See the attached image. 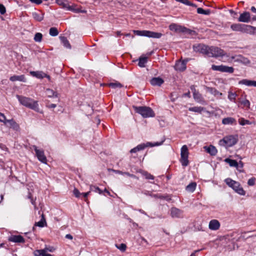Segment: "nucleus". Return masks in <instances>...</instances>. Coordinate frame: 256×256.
I'll return each mask as SVG.
<instances>
[{
  "instance_id": "412c9836",
  "label": "nucleus",
  "mask_w": 256,
  "mask_h": 256,
  "mask_svg": "<svg viewBox=\"0 0 256 256\" xmlns=\"http://www.w3.org/2000/svg\"><path fill=\"white\" fill-rule=\"evenodd\" d=\"M182 212L180 210L172 208L170 210V215L172 218H180L182 216Z\"/></svg>"
},
{
  "instance_id": "4be33fe9",
  "label": "nucleus",
  "mask_w": 256,
  "mask_h": 256,
  "mask_svg": "<svg viewBox=\"0 0 256 256\" xmlns=\"http://www.w3.org/2000/svg\"><path fill=\"white\" fill-rule=\"evenodd\" d=\"M164 82V80L159 77L154 78L150 80V84L154 86H160Z\"/></svg>"
},
{
  "instance_id": "4468645a",
  "label": "nucleus",
  "mask_w": 256,
  "mask_h": 256,
  "mask_svg": "<svg viewBox=\"0 0 256 256\" xmlns=\"http://www.w3.org/2000/svg\"><path fill=\"white\" fill-rule=\"evenodd\" d=\"M220 227V223L216 220H211L209 222L208 228L212 230H216L219 229Z\"/></svg>"
},
{
  "instance_id": "bb28decb",
  "label": "nucleus",
  "mask_w": 256,
  "mask_h": 256,
  "mask_svg": "<svg viewBox=\"0 0 256 256\" xmlns=\"http://www.w3.org/2000/svg\"><path fill=\"white\" fill-rule=\"evenodd\" d=\"M30 74L33 76H35L38 78H44L45 74L42 72H39V71H31L30 72Z\"/></svg>"
},
{
  "instance_id": "e2e57ef3",
  "label": "nucleus",
  "mask_w": 256,
  "mask_h": 256,
  "mask_svg": "<svg viewBox=\"0 0 256 256\" xmlns=\"http://www.w3.org/2000/svg\"><path fill=\"white\" fill-rule=\"evenodd\" d=\"M90 193V192H84V193H82V195L83 196L84 198H86L88 196L89 194Z\"/></svg>"
},
{
  "instance_id": "3c124183",
  "label": "nucleus",
  "mask_w": 256,
  "mask_h": 256,
  "mask_svg": "<svg viewBox=\"0 0 256 256\" xmlns=\"http://www.w3.org/2000/svg\"><path fill=\"white\" fill-rule=\"evenodd\" d=\"M74 194L76 198H80V196L82 195V193H80L79 190L77 188H74L73 190Z\"/></svg>"
},
{
  "instance_id": "72a5a7b5",
  "label": "nucleus",
  "mask_w": 256,
  "mask_h": 256,
  "mask_svg": "<svg viewBox=\"0 0 256 256\" xmlns=\"http://www.w3.org/2000/svg\"><path fill=\"white\" fill-rule=\"evenodd\" d=\"M197 12L200 14H202L204 15H209L210 14V10H204L201 8H197Z\"/></svg>"
},
{
  "instance_id": "8fccbe9b",
  "label": "nucleus",
  "mask_w": 256,
  "mask_h": 256,
  "mask_svg": "<svg viewBox=\"0 0 256 256\" xmlns=\"http://www.w3.org/2000/svg\"><path fill=\"white\" fill-rule=\"evenodd\" d=\"M46 94L48 97H52L54 96L55 92L52 90L47 89Z\"/></svg>"
},
{
  "instance_id": "052dcab7",
  "label": "nucleus",
  "mask_w": 256,
  "mask_h": 256,
  "mask_svg": "<svg viewBox=\"0 0 256 256\" xmlns=\"http://www.w3.org/2000/svg\"><path fill=\"white\" fill-rule=\"evenodd\" d=\"M56 105V104H50L47 105V107L49 108H55Z\"/></svg>"
},
{
  "instance_id": "c03bdc74",
  "label": "nucleus",
  "mask_w": 256,
  "mask_h": 256,
  "mask_svg": "<svg viewBox=\"0 0 256 256\" xmlns=\"http://www.w3.org/2000/svg\"><path fill=\"white\" fill-rule=\"evenodd\" d=\"M90 190L94 191L95 192H98L100 194H102L103 192L98 187L95 186H90Z\"/></svg>"
},
{
  "instance_id": "e433bc0d",
  "label": "nucleus",
  "mask_w": 256,
  "mask_h": 256,
  "mask_svg": "<svg viewBox=\"0 0 256 256\" xmlns=\"http://www.w3.org/2000/svg\"><path fill=\"white\" fill-rule=\"evenodd\" d=\"M237 61H240L242 63L248 64H250V61L246 58L242 57L241 56H239L238 58L236 60Z\"/></svg>"
},
{
  "instance_id": "bf43d9fd",
  "label": "nucleus",
  "mask_w": 256,
  "mask_h": 256,
  "mask_svg": "<svg viewBox=\"0 0 256 256\" xmlns=\"http://www.w3.org/2000/svg\"><path fill=\"white\" fill-rule=\"evenodd\" d=\"M238 169H240L241 170H243L242 169L244 167V164L242 161H240L239 162H238Z\"/></svg>"
},
{
  "instance_id": "20e7f679",
  "label": "nucleus",
  "mask_w": 256,
  "mask_h": 256,
  "mask_svg": "<svg viewBox=\"0 0 256 256\" xmlns=\"http://www.w3.org/2000/svg\"><path fill=\"white\" fill-rule=\"evenodd\" d=\"M134 32L138 36L156 38H159L162 36V34L160 32H156L146 30H134Z\"/></svg>"
},
{
  "instance_id": "a878e982",
  "label": "nucleus",
  "mask_w": 256,
  "mask_h": 256,
  "mask_svg": "<svg viewBox=\"0 0 256 256\" xmlns=\"http://www.w3.org/2000/svg\"><path fill=\"white\" fill-rule=\"evenodd\" d=\"M10 80L12 82H15V81H20V82H26V78H25V76L23 74L20 75V76H12L11 77H10Z\"/></svg>"
},
{
  "instance_id": "603ef678",
  "label": "nucleus",
  "mask_w": 256,
  "mask_h": 256,
  "mask_svg": "<svg viewBox=\"0 0 256 256\" xmlns=\"http://www.w3.org/2000/svg\"><path fill=\"white\" fill-rule=\"evenodd\" d=\"M6 120L5 116L3 114L0 112V122L6 124Z\"/></svg>"
},
{
  "instance_id": "7ed1b4c3",
  "label": "nucleus",
  "mask_w": 256,
  "mask_h": 256,
  "mask_svg": "<svg viewBox=\"0 0 256 256\" xmlns=\"http://www.w3.org/2000/svg\"><path fill=\"white\" fill-rule=\"evenodd\" d=\"M225 182L230 187L232 188L238 194L242 196L245 194V191L240 186V184L238 182L234 181L230 178L226 179Z\"/></svg>"
},
{
  "instance_id": "6e6d98bb",
  "label": "nucleus",
  "mask_w": 256,
  "mask_h": 256,
  "mask_svg": "<svg viewBox=\"0 0 256 256\" xmlns=\"http://www.w3.org/2000/svg\"><path fill=\"white\" fill-rule=\"evenodd\" d=\"M6 10L3 4H0V13L2 14H4L6 13Z\"/></svg>"
},
{
  "instance_id": "6ab92c4d",
  "label": "nucleus",
  "mask_w": 256,
  "mask_h": 256,
  "mask_svg": "<svg viewBox=\"0 0 256 256\" xmlns=\"http://www.w3.org/2000/svg\"><path fill=\"white\" fill-rule=\"evenodd\" d=\"M241 32L253 34L252 26L243 24Z\"/></svg>"
},
{
  "instance_id": "393cba45",
  "label": "nucleus",
  "mask_w": 256,
  "mask_h": 256,
  "mask_svg": "<svg viewBox=\"0 0 256 256\" xmlns=\"http://www.w3.org/2000/svg\"><path fill=\"white\" fill-rule=\"evenodd\" d=\"M34 256H53L50 254H47L46 250L44 249L36 250L34 251Z\"/></svg>"
},
{
  "instance_id": "774afa93",
  "label": "nucleus",
  "mask_w": 256,
  "mask_h": 256,
  "mask_svg": "<svg viewBox=\"0 0 256 256\" xmlns=\"http://www.w3.org/2000/svg\"><path fill=\"white\" fill-rule=\"evenodd\" d=\"M250 10L252 12H256V8L254 6H252Z\"/></svg>"
},
{
  "instance_id": "f03ea898",
  "label": "nucleus",
  "mask_w": 256,
  "mask_h": 256,
  "mask_svg": "<svg viewBox=\"0 0 256 256\" xmlns=\"http://www.w3.org/2000/svg\"><path fill=\"white\" fill-rule=\"evenodd\" d=\"M132 108L136 112L140 114L143 118L154 117V112L150 107L134 106Z\"/></svg>"
},
{
  "instance_id": "4d7b16f0",
  "label": "nucleus",
  "mask_w": 256,
  "mask_h": 256,
  "mask_svg": "<svg viewBox=\"0 0 256 256\" xmlns=\"http://www.w3.org/2000/svg\"><path fill=\"white\" fill-rule=\"evenodd\" d=\"M137 149L138 150V151L140 150H144V148H146V146H144V144H142L139 145H138L136 146Z\"/></svg>"
},
{
  "instance_id": "69168bd1",
  "label": "nucleus",
  "mask_w": 256,
  "mask_h": 256,
  "mask_svg": "<svg viewBox=\"0 0 256 256\" xmlns=\"http://www.w3.org/2000/svg\"><path fill=\"white\" fill-rule=\"evenodd\" d=\"M113 171L114 172L118 174H124V172H122L120 170H113Z\"/></svg>"
},
{
  "instance_id": "c9c22d12",
  "label": "nucleus",
  "mask_w": 256,
  "mask_h": 256,
  "mask_svg": "<svg viewBox=\"0 0 256 256\" xmlns=\"http://www.w3.org/2000/svg\"><path fill=\"white\" fill-rule=\"evenodd\" d=\"M204 110V108L200 106H194L190 108L188 110L191 112L200 113Z\"/></svg>"
},
{
  "instance_id": "b1692460",
  "label": "nucleus",
  "mask_w": 256,
  "mask_h": 256,
  "mask_svg": "<svg viewBox=\"0 0 256 256\" xmlns=\"http://www.w3.org/2000/svg\"><path fill=\"white\" fill-rule=\"evenodd\" d=\"M56 2L58 4L61 6L63 8H68L72 10L69 6L68 2L67 0H56Z\"/></svg>"
},
{
  "instance_id": "c85d7f7f",
  "label": "nucleus",
  "mask_w": 256,
  "mask_h": 256,
  "mask_svg": "<svg viewBox=\"0 0 256 256\" xmlns=\"http://www.w3.org/2000/svg\"><path fill=\"white\" fill-rule=\"evenodd\" d=\"M6 122H8L10 127L15 130H18L20 128L18 124L13 119L7 120Z\"/></svg>"
},
{
  "instance_id": "49530a36",
  "label": "nucleus",
  "mask_w": 256,
  "mask_h": 256,
  "mask_svg": "<svg viewBox=\"0 0 256 256\" xmlns=\"http://www.w3.org/2000/svg\"><path fill=\"white\" fill-rule=\"evenodd\" d=\"M143 176H145L146 178L148 179V180H154V176L152 175L151 174L148 172H144Z\"/></svg>"
},
{
  "instance_id": "5701e85b",
  "label": "nucleus",
  "mask_w": 256,
  "mask_h": 256,
  "mask_svg": "<svg viewBox=\"0 0 256 256\" xmlns=\"http://www.w3.org/2000/svg\"><path fill=\"white\" fill-rule=\"evenodd\" d=\"M206 89L208 92L210 93L215 96L220 97L222 96V92H219L214 88L206 87Z\"/></svg>"
},
{
  "instance_id": "1a4fd4ad",
  "label": "nucleus",
  "mask_w": 256,
  "mask_h": 256,
  "mask_svg": "<svg viewBox=\"0 0 256 256\" xmlns=\"http://www.w3.org/2000/svg\"><path fill=\"white\" fill-rule=\"evenodd\" d=\"M194 50L196 52H199L207 56L208 54L209 47L204 44H198L194 46Z\"/></svg>"
},
{
  "instance_id": "9d476101",
  "label": "nucleus",
  "mask_w": 256,
  "mask_h": 256,
  "mask_svg": "<svg viewBox=\"0 0 256 256\" xmlns=\"http://www.w3.org/2000/svg\"><path fill=\"white\" fill-rule=\"evenodd\" d=\"M33 148L36 153V155L38 160L44 164H46L47 160L46 156L44 154V151L42 150L38 149L36 146H34Z\"/></svg>"
},
{
  "instance_id": "39448f33",
  "label": "nucleus",
  "mask_w": 256,
  "mask_h": 256,
  "mask_svg": "<svg viewBox=\"0 0 256 256\" xmlns=\"http://www.w3.org/2000/svg\"><path fill=\"white\" fill-rule=\"evenodd\" d=\"M238 142L237 138L232 135L224 137L219 142L220 145L225 146H232L236 144Z\"/></svg>"
},
{
  "instance_id": "de8ad7c7",
  "label": "nucleus",
  "mask_w": 256,
  "mask_h": 256,
  "mask_svg": "<svg viewBox=\"0 0 256 256\" xmlns=\"http://www.w3.org/2000/svg\"><path fill=\"white\" fill-rule=\"evenodd\" d=\"M33 16L35 20L39 22L42 20L43 19L42 16H40L39 14L36 12L33 14Z\"/></svg>"
},
{
  "instance_id": "864d4df0",
  "label": "nucleus",
  "mask_w": 256,
  "mask_h": 256,
  "mask_svg": "<svg viewBox=\"0 0 256 256\" xmlns=\"http://www.w3.org/2000/svg\"><path fill=\"white\" fill-rule=\"evenodd\" d=\"M255 180H256V178H252L248 180V184L249 186H252L255 184Z\"/></svg>"
},
{
  "instance_id": "37998d69",
  "label": "nucleus",
  "mask_w": 256,
  "mask_h": 256,
  "mask_svg": "<svg viewBox=\"0 0 256 256\" xmlns=\"http://www.w3.org/2000/svg\"><path fill=\"white\" fill-rule=\"evenodd\" d=\"M109 86L114 88L122 87V84L118 82H111L109 84Z\"/></svg>"
},
{
  "instance_id": "dca6fc26",
  "label": "nucleus",
  "mask_w": 256,
  "mask_h": 256,
  "mask_svg": "<svg viewBox=\"0 0 256 256\" xmlns=\"http://www.w3.org/2000/svg\"><path fill=\"white\" fill-rule=\"evenodd\" d=\"M8 240L14 242H24V238L20 236H12L8 238Z\"/></svg>"
},
{
  "instance_id": "338daca9",
  "label": "nucleus",
  "mask_w": 256,
  "mask_h": 256,
  "mask_svg": "<svg viewBox=\"0 0 256 256\" xmlns=\"http://www.w3.org/2000/svg\"><path fill=\"white\" fill-rule=\"evenodd\" d=\"M253 34H256V27L252 26Z\"/></svg>"
},
{
  "instance_id": "680f3d73",
  "label": "nucleus",
  "mask_w": 256,
  "mask_h": 256,
  "mask_svg": "<svg viewBox=\"0 0 256 256\" xmlns=\"http://www.w3.org/2000/svg\"><path fill=\"white\" fill-rule=\"evenodd\" d=\"M138 151V150L137 149L136 146V148H134L130 150V152L131 153H134Z\"/></svg>"
},
{
  "instance_id": "ddd939ff",
  "label": "nucleus",
  "mask_w": 256,
  "mask_h": 256,
  "mask_svg": "<svg viewBox=\"0 0 256 256\" xmlns=\"http://www.w3.org/2000/svg\"><path fill=\"white\" fill-rule=\"evenodd\" d=\"M187 62V60L178 61L174 66L175 70L179 71L184 70L186 69V64Z\"/></svg>"
},
{
  "instance_id": "6e6552de",
  "label": "nucleus",
  "mask_w": 256,
  "mask_h": 256,
  "mask_svg": "<svg viewBox=\"0 0 256 256\" xmlns=\"http://www.w3.org/2000/svg\"><path fill=\"white\" fill-rule=\"evenodd\" d=\"M225 55L224 52L218 48V47H214V46H211L209 47V50H208V56H212V57H218V56H222Z\"/></svg>"
},
{
  "instance_id": "0e129e2a",
  "label": "nucleus",
  "mask_w": 256,
  "mask_h": 256,
  "mask_svg": "<svg viewBox=\"0 0 256 256\" xmlns=\"http://www.w3.org/2000/svg\"><path fill=\"white\" fill-rule=\"evenodd\" d=\"M66 238H68V239H70V240H72V236L71 234H67L66 236Z\"/></svg>"
},
{
  "instance_id": "2eb2a0df",
  "label": "nucleus",
  "mask_w": 256,
  "mask_h": 256,
  "mask_svg": "<svg viewBox=\"0 0 256 256\" xmlns=\"http://www.w3.org/2000/svg\"><path fill=\"white\" fill-rule=\"evenodd\" d=\"M224 162L228 163L230 166L231 167H235L236 169L240 172H243L244 170L238 169V162L234 160H232L228 158H226L224 160Z\"/></svg>"
},
{
  "instance_id": "5fc2aeb1",
  "label": "nucleus",
  "mask_w": 256,
  "mask_h": 256,
  "mask_svg": "<svg viewBox=\"0 0 256 256\" xmlns=\"http://www.w3.org/2000/svg\"><path fill=\"white\" fill-rule=\"evenodd\" d=\"M241 104H243L244 106H246L248 108H250V102L248 100H242L241 102Z\"/></svg>"
},
{
  "instance_id": "9b49d317",
  "label": "nucleus",
  "mask_w": 256,
  "mask_h": 256,
  "mask_svg": "<svg viewBox=\"0 0 256 256\" xmlns=\"http://www.w3.org/2000/svg\"><path fill=\"white\" fill-rule=\"evenodd\" d=\"M250 20V14L248 12H244L240 14L238 18L240 22L248 23Z\"/></svg>"
},
{
  "instance_id": "c756f323",
  "label": "nucleus",
  "mask_w": 256,
  "mask_h": 256,
  "mask_svg": "<svg viewBox=\"0 0 256 256\" xmlns=\"http://www.w3.org/2000/svg\"><path fill=\"white\" fill-rule=\"evenodd\" d=\"M243 24H234L230 26V28L234 31L241 32Z\"/></svg>"
},
{
  "instance_id": "58836bf2",
  "label": "nucleus",
  "mask_w": 256,
  "mask_h": 256,
  "mask_svg": "<svg viewBox=\"0 0 256 256\" xmlns=\"http://www.w3.org/2000/svg\"><path fill=\"white\" fill-rule=\"evenodd\" d=\"M58 34V30L56 28H51L50 29V34L52 36H55Z\"/></svg>"
},
{
  "instance_id": "aec40b11",
  "label": "nucleus",
  "mask_w": 256,
  "mask_h": 256,
  "mask_svg": "<svg viewBox=\"0 0 256 256\" xmlns=\"http://www.w3.org/2000/svg\"><path fill=\"white\" fill-rule=\"evenodd\" d=\"M222 124H236V122L235 118L232 117H227L222 119Z\"/></svg>"
},
{
  "instance_id": "ea45409f",
  "label": "nucleus",
  "mask_w": 256,
  "mask_h": 256,
  "mask_svg": "<svg viewBox=\"0 0 256 256\" xmlns=\"http://www.w3.org/2000/svg\"><path fill=\"white\" fill-rule=\"evenodd\" d=\"M194 98L197 101L200 102L201 100L202 96L201 94L195 90L193 92Z\"/></svg>"
},
{
  "instance_id": "cd10ccee",
  "label": "nucleus",
  "mask_w": 256,
  "mask_h": 256,
  "mask_svg": "<svg viewBox=\"0 0 256 256\" xmlns=\"http://www.w3.org/2000/svg\"><path fill=\"white\" fill-rule=\"evenodd\" d=\"M46 222L44 216V214H42L41 220H40V221L35 222L34 226H38L39 227L42 228L44 226H46Z\"/></svg>"
},
{
  "instance_id": "423d86ee",
  "label": "nucleus",
  "mask_w": 256,
  "mask_h": 256,
  "mask_svg": "<svg viewBox=\"0 0 256 256\" xmlns=\"http://www.w3.org/2000/svg\"><path fill=\"white\" fill-rule=\"evenodd\" d=\"M188 148L186 145H184L181 148L180 152V162L182 166H186L188 164Z\"/></svg>"
},
{
  "instance_id": "a19ab883",
  "label": "nucleus",
  "mask_w": 256,
  "mask_h": 256,
  "mask_svg": "<svg viewBox=\"0 0 256 256\" xmlns=\"http://www.w3.org/2000/svg\"><path fill=\"white\" fill-rule=\"evenodd\" d=\"M150 196H151L154 197L155 198H162V199H166L167 200H170L171 199L168 196H161V195H160V194H150Z\"/></svg>"
},
{
  "instance_id": "13d9d810",
  "label": "nucleus",
  "mask_w": 256,
  "mask_h": 256,
  "mask_svg": "<svg viewBox=\"0 0 256 256\" xmlns=\"http://www.w3.org/2000/svg\"><path fill=\"white\" fill-rule=\"evenodd\" d=\"M44 249L46 250V252H53L55 250V248L52 246H49L48 248H45Z\"/></svg>"
},
{
  "instance_id": "a18cd8bd",
  "label": "nucleus",
  "mask_w": 256,
  "mask_h": 256,
  "mask_svg": "<svg viewBox=\"0 0 256 256\" xmlns=\"http://www.w3.org/2000/svg\"><path fill=\"white\" fill-rule=\"evenodd\" d=\"M116 247L122 252H124L126 250V246L124 244H121L120 246L116 244Z\"/></svg>"
},
{
  "instance_id": "473e14b6",
  "label": "nucleus",
  "mask_w": 256,
  "mask_h": 256,
  "mask_svg": "<svg viewBox=\"0 0 256 256\" xmlns=\"http://www.w3.org/2000/svg\"><path fill=\"white\" fill-rule=\"evenodd\" d=\"M148 58L146 56H141L139 58L138 65L141 68L145 66V64L147 62Z\"/></svg>"
},
{
  "instance_id": "f8f14e48",
  "label": "nucleus",
  "mask_w": 256,
  "mask_h": 256,
  "mask_svg": "<svg viewBox=\"0 0 256 256\" xmlns=\"http://www.w3.org/2000/svg\"><path fill=\"white\" fill-rule=\"evenodd\" d=\"M169 28L170 30L176 32H184L186 28L176 24H172L170 25Z\"/></svg>"
},
{
  "instance_id": "0eeeda50",
  "label": "nucleus",
  "mask_w": 256,
  "mask_h": 256,
  "mask_svg": "<svg viewBox=\"0 0 256 256\" xmlns=\"http://www.w3.org/2000/svg\"><path fill=\"white\" fill-rule=\"evenodd\" d=\"M212 69L214 70L219 71L222 72L232 74L234 72V68L232 66H228L224 65L216 66L212 65Z\"/></svg>"
},
{
  "instance_id": "a211bd4d",
  "label": "nucleus",
  "mask_w": 256,
  "mask_h": 256,
  "mask_svg": "<svg viewBox=\"0 0 256 256\" xmlns=\"http://www.w3.org/2000/svg\"><path fill=\"white\" fill-rule=\"evenodd\" d=\"M204 148L208 153L210 154L212 156L216 155L218 152L216 147L212 145H210L209 146H204Z\"/></svg>"
},
{
  "instance_id": "4c0bfd02",
  "label": "nucleus",
  "mask_w": 256,
  "mask_h": 256,
  "mask_svg": "<svg viewBox=\"0 0 256 256\" xmlns=\"http://www.w3.org/2000/svg\"><path fill=\"white\" fill-rule=\"evenodd\" d=\"M163 142H164V141H162L160 142H154V143L148 142L146 144H144V146H146V148L148 147V146L152 147V146H158L162 144Z\"/></svg>"
},
{
  "instance_id": "09e8293b",
  "label": "nucleus",
  "mask_w": 256,
  "mask_h": 256,
  "mask_svg": "<svg viewBox=\"0 0 256 256\" xmlns=\"http://www.w3.org/2000/svg\"><path fill=\"white\" fill-rule=\"evenodd\" d=\"M236 93H233V92H228V98L230 100H235V98H236Z\"/></svg>"
},
{
  "instance_id": "f3484780",
  "label": "nucleus",
  "mask_w": 256,
  "mask_h": 256,
  "mask_svg": "<svg viewBox=\"0 0 256 256\" xmlns=\"http://www.w3.org/2000/svg\"><path fill=\"white\" fill-rule=\"evenodd\" d=\"M240 84H244L246 86H253L256 87V81L244 79L238 82Z\"/></svg>"
},
{
  "instance_id": "2f4dec72",
  "label": "nucleus",
  "mask_w": 256,
  "mask_h": 256,
  "mask_svg": "<svg viewBox=\"0 0 256 256\" xmlns=\"http://www.w3.org/2000/svg\"><path fill=\"white\" fill-rule=\"evenodd\" d=\"M60 40L62 42L64 46L66 48H71V46H70V44L69 43L68 40H67V38L66 37L63 36H60Z\"/></svg>"
},
{
  "instance_id": "79ce46f5",
  "label": "nucleus",
  "mask_w": 256,
  "mask_h": 256,
  "mask_svg": "<svg viewBox=\"0 0 256 256\" xmlns=\"http://www.w3.org/2000/svg\"><path fill=\"white\" fill-rule=\"evenodd\" d=\"M42 34L40 32H37L34 36V40L36 42H40L42 41Z\"/></svg>"
},
{
  "instance_id": "7c9ffc66",
  "label": "nucleus",
  "mask_w": 256,
  "mask_h": 256,
  "mask_svg": "<svg viewBox=\"0 0 256 256\" xmlns=\"http://www.w3.org/2000/svg\"><path fill=\"white\" fill-rule=\"evenodd\" d=\"M196 184L195 182H191L186 186V190L188 192H194L196 190Z\"/></svg>"
},
{
  "instance_id": "f704fd0d",
  "label": "nucleus",
  "mask_w": 256,
  "mask_h": 256,
  "mask_svg": "<svg viewBox=\"0 0 256 256\" xmlns=\"http://www.w3.org/2000/svg\"><path fill=\"white\" fill-rule=\"evenodd\" d=\"M238 122L241 126H244L246 124H252L254 122H250L248 120H245L244 118H240L238 120Z\"/></svg>"
},
{
  "instance_id": "f257e3e1",
  "label": "nucleus",
  "mask_w": 256,
  "mask_h": 256,
  "mask_svg": "<svg viewBox=\"0 0 256 256\" xmlns=\"http://www.w3.org/2000/svg\"><path fill=\"white\" fill-rule=\"evenodd\" d=\"M16 96L21 104L36 112L40 114L43 113L42 110H40L38 107V101L22 96L16 95Z\"/></svg>"
}]
</instances>
